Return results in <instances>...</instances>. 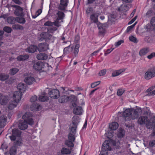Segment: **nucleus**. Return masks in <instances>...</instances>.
<instances>
[{"label":"nucleus","mask_w":155,"mask_h":155,"mask_svg":"<svg viewBox=\"0 0 155 155\" xmlns=\"http://www.w3.org/2000/svg\"><path fill=\"white\" fill-rule=\"evenodd\" d=\"M137 122L140 125L145 124L147 128L152 129L155 127V117H153L149 120L147 116H141L138 118Z\"/></svg>","instance_id":"nucleus-1"},{"label":"nucleus","mask_w":155,"mask_h":155,"mask_svg":"<svg viewBox=\"0 0 155 155\" xmlns=\"http://www.w3.org/2000/svg\"><path fill=\"white\" fill-rule=\"evenodd\" d=\"M21 131L17 129H13L12 134L9 135V134L6 135L7 137H8L12 141H15V143L17 145H20L21 143Z\"/></svg>","instance_id":"nucleus-2"},{"label":"nucleus","mask_w":155,"mask_h":155,"mask_svg":"<svg viewBox=\"0 0 155 155\" xmlns=\"http://www.w3.org/2000/svg\"><path fill=\"white\" fill-rule=\"evenodd\" d=\"M71 98L74 101H76L77 99L76 97L74 96H72ZM72 106L75 107L73 110V112L75 114L80 115L83 112V109L81 107L77 106V104L76 101L72 103Z\"/></svg>","instance_id":"nucleus-3"},{"label":"nucleus","mask_w":155,"mask_h":155,"mask_svg":"<svg viewBox=\"0 0 155 155\" xmlns=\"http://www.w3.org/2000/svg\"><path fill=\"white\" fill-rule=\"evenodd\" d=\"M110 143L109 140H105L102 145V149L99 155H107L108 151L111 150V147L110 146Z\"/></svg>","instance_id":"nucleus-4"},{"label":"nucleus","mask_w":155,"mask_h":155,"mask_svg":"<svg viewBox=\"0 0 155 155\" xmlns=\"http://www.w3.org/2000/svg\"><path fill=\"white\" fill-rule=\"evenodd\" d=\"M64 11L59 10L57 12V15L58 17L55 20L56 24L55 25L58 28L61 26L60 23L63 22V20L65 16V14L64 12Z\"/></svg>","instance_id":"nucleus-5"},{"label":"nucleus","mask_w":155,"mask_h":155,"mask_svg":"<svg viewBox=\"0 0 155 155\" xmlns=\"http://www.w3.org/2000/svg\"><path fill=\"white\" fill-rule=\"evenodd\" d=\"M141 111L142 110L140 108H137L136 109H131L130 117L128 118V120L136 119L141 113Z\"/></svg>","instance_id":"nucleus-6"},{"label":"nucleus","mask_w":155,"mask_h":155,"mask_svg":"<svg viewBox=\"0 0 155 155\" xmlns=\"http://www.w3.org/2000/svg\"><path fill=\"white\" fill-rule=\"evenodd\" d=\"M32 117V114L30 112H27L23 115L22 118L24 120V121H26L28 124L31 125L34 123V121Z\"/></svg>","instance_id":"nucleus-7"},{"label":"nucleus","mask_w":155,"mask_h":155,"mask_svg":"<svg viewBox=\"0 0 155 155\" xmlns=\"http://www.w3.org/2000/svg\"><path fill=\"white\" fill-rule=\"evenodd\" d=\"M155 76V67H153L148 70L145 74V78L149 80Z\"/></svg>","instance_id":"nucleus-8"},{"label":"nucleus","mask_w":155,"mask_h":155,"mask_svg":"<svg viewBox=\"0 0 155 155\" xmlns=\"http://www.w3.org/2000/svg\"><path fill=\"white\" fill-rule=\"evenodd\" d=\"M68 3V0H60V3L58 5V9L63 11H66Z\"/></svg>","instance_id":"nucleus-9"},{"label":"nucleus","mask_w":155,"mask_h":155,"mask_svg":"<svg viewBox=\"0 0 155 155\" xmlns=\"http://www.w3.org/2000/svg\"><path fill=\"white\" fill-rule=\"evenodd\" d=\"M12 7L16 8L15 10L14 13L16 16H23L24 15V13L23 12V9L18 5H13Z\"/></svg>","instance_id":"nucleus-10"},{"label":"nucleus","mask_w":155,"mask_h":155,"mask_svg":"<svg viewBox=\"0 0 155 155\" xmlns=\"http://www.w3.org/2000/svg\"><path fill=\"white\" fill-rule=\"evenodd\" d=\"M50 97L55 99L58 98L60 96L59 91L57 89H53L48 93Z\"/></svg>","instance_id":"nucleus-11"},{"label":"nucleus","mask_w":155,"mask_h":155,"mask_svg":"<svg viewBox=\"0 0 155 155\" xmlns=\"http://www.w3.org/2000/svg\"><path fill=\"white\" fill-rule=\"evenodd\" d=\"M22 94L21 92L15 91L13 96V100L16 101L18 103L21 100Z\"/></svg>","instance_id":"nucleus-12"},{"label":"nucleus","mask_w":155,"mask_h":155,"mask_svg":"<svg viewBox=\"0 0 155 155\" xmlns=\"http://www.w3.org/2000/svg\"><path fill=\"white\" fill-rule=\"evenodd\" d=\"M39 51H44L48 49V45L46 43H41L39 44L38 47Z\"/></svg>","instance_id":"nucleus-13"},{"label":"nucleus","mask_w":155,"mask_h":155,"mask_svg":"<svg viewBox=\"0 0 155 155\" xmlns=\"http://www.w3.org/2000/svg\"><path fill=\"white\" fill-rule=\"evenodd\" d=\"M7 117L6 116L2 115L0 117V128L3 127L6 124Z\"/></svg>","instance_id":"nucleus-14"},{"label":"nucleus","mask_w":155,"mask_h":155,"mask_svg":"<svg viewBox=\"0 0 155 155\" xmlns=\"http://www.w3.org/2000/svg\"><path fill=\"white\" fill-rule=\"evenodd\" d=\"M28 124L26 121H20L18 124V127L21 130H24L27 128Z\"/></svg>","instance_id":"nucleus-15"},{"label":"nucleus","mask_w":155,"mask_h":155,"mask_svg":"<svg viewBox=\"0 0 155 155\" xmlns=\"http://www.w3.org/2000/svg\"><path fill=\"white\" fill-rule=\"evenodd\" d=\"M33 67L35 70L39 71L41 70L43 68L44 65L42 62H38L34 64Z\"/></svg>","instance_id":"nucleus-16"},{"label":"nucleus","mask_w":155,"mask_h":155,"mask_svg":"<svg viewBox=\"0 0 155 155\" xmlns=\"http://www.w3.org/2000/svg\"><path fill=\"white\" fill-rule=\"evenodd\" d=\"M40 36L43 39L47 40L50 39L52 37V35L48 32H43L40 35Z\"/></svg>","instance_id":"nucleus-17"},{"label":"nucleus","mask_w":155,"mask_h":155,"mask_svg":"<svg viewBox=\"0 0 155 155\" xmlns=\"http://www.w3.org/2000/svg\"><path fill=\"white\" fill-rule=\"evenodd\" d=\"M18 103L14 100H11L9 102L8 107L9 109L12 110L17 106Z\"/></svg>","instance_id":"nucleus-18"},{"label":"nucleus","mask_w":155,"mask_h":155,"mask_svg":"<svg viewBox=\"0 0 155 155\" xmlns=\"http://www.w3.org/2000/svg\"><path fill=\"white\" fill-rule=\"evenodd\" d=\"M131 110V109H127L123 113L122 116L126 120H128V118L130 117Z\"/></svg>","instance_id":"nucleus-19"},{"label":"nucleus","mask_w":155,"mask_h":155,"mask_svg":"<svg viewBox=\"0 0 155 155\" xmlns=\"http://www.w3.org/2000/svg\"><path fill=\"white\" fill-rule=\"evenodd\" d=\"M24 81L27 84L30 85L34 83L35 81V80L33 77H28L25 78Z\"/></svg>","instance_id":"nucleus-20"},{"label":"nucleus","mask_w":155,"mask_h":155,"mask_svg":"<svg viewBox=\"0 0 155 155\" xmlns=\"http://www.w3.org/2000/svg\"><path fill=\"white\" fill-rule=\"evenodd\" d=\"M97 25L99 30V33L100 34H103L105 31V25L100 22L97 23Z\"/></svg>","instance_id":"nucleus-21"},{"label":"nucleus","mask_w":155,"mask_h":155,"mask_svg":"<svg viewBox=\"0 0 155 155\" xmlns=\"http://www.w3.org/2000/svg\"><path fill=\"white\" fill-rule=\"evenodd\" d=\"M48 55L45 53H41L37 55V58L39 60H45L48 58Z\"/></svg>","instance_id":"nucleus-22"},{"label":"nucleus","mask_w":155,"mask_h":155,"mask_svg":"<svg viewBox=\"0 0 155 155\" xmlns=\"http://www.w3.org/2000/svg\"><path fill=\"white\" fill-rule=\"evenodd\" d=\"M0 96H1L0 99L1 104L2 105H5L7 103V97L4 95H2L1 93H0Z\"/></svg>","instance_id":"nucleus-23"},{"label":"nucleus","mask_w":155,"mask_h":155,"mask_svg":"<svg viewBox=\"0 0 155 155\" xmlns=\"http://www.w3.org/2000/svg\"><path fill=\"white\" fill-rule=\"evenodd\" d=\"M26 85L22 83H19L17 86V88L18 90V91L21 92V93H24L25 90Z\"/></svg>","instance_id":"nucleus-24"},{"label":"nucleus","mask_w":155,"mask_h":155,"mask_svg":"<svg viewBox=\"0 0 155 155\" xmlns=\"http://www.w3.org/2000/svg\"><path fill=\"white\" fill-rule=\"evenodd\" d=\"M37 49V47L35 45H31L26 50V52L30 53H33L35 52Z\"/></svg>","instance_id":"nucleus-25"},{"label":"nucleus","mask_w":155,"mask_h":155,"mask_svg":"<svg viewBox=\"0 0 155 155\" xmlns=\"http://www.w3.org/2000/svg\"><path fill=\"white\" fill-rule=\"evenodd\" d=\"M77 126L73 124H70L69 127V133L75 134Z\"/></svg>","instance_id":"nucleus-26"},{"label":"nucleus","mask_w":155,"mask_h":155,"mask_svg":"<svg viewBox=\"0 0 155 155\" xmlns=\"http://www.w3.org/2000/svg\"><path fill=\"white\" fill-rule=\"evenodd\" d=\"M79 121V117L77 116H74L72 118V122L71 124H73L74 125L78 126Z\"/></svg>","instance_id":"nucleus-27"},{"label":"nucleus","mask_w":155,"mask_h":155,"mask_svg":"<svg viewBox=\"0 0 155 155\" xmlns=\"http://www.w3.org/2000/svg\"><path fill=\"white\" fill-rule=\"evenodd\" d=\"M61 153L62 155L64 154H70L71 153V150L68 148L63 147L61 150Z\"/></svg>","instance_id":"nucleus-28"},{"label":"nucleus","mask_w":155,"mask_h":155,"mask_svg":"<svg viewBox=\"0 0 155 155\" xmlns=\"http://www.w3.org/2000/svg\"><path fill=\"white\" fill-rule=\"evenodd\" d=\"M125 69H121L113 71L112 74V77H115L120 75L121 73L124 71Z\"/></svg>","instance_id":"nucleus-29"},{"label":"nucleus","mask_w":155,"mask_h":155,"mask_svg":"<svg viewBox=\"0 0 155 155\" xmlns=\"http://www.w3.org/2000/svg\"><path fill=\"white\" fill-rule=\"evenodd\" d=\"M41 105L38 104H32L30 107V109L32 111H38L40 110Z\"/></svg>","instance_id":"nucleus-30"},{"label":"nucleus","mask_w":155,"mask_h":155,"mask_svg":"<svg viewBox=\"0 0 155 155\" xmlns=\"http://www.w3.org/2000/svg\"><path fill=\"white\" fill-rule=\"evenodd\" d=\"M118 124L116 122H113L109 125V128L112 130H116L118 128Z\"/></svg>","instance_id":"nucleus-31"},{"label":"nucleus","mask_w":155,"mask_h":155,"mask_svg":"<svg viewBox=\"0 0 155 155\" xmlns=\"http://www.w3.org/2000/svg\"><path fill=\"white\" fill-rule=\"evenodd\" d=\"M29 57V56L28 54L21 55L18 56L17 58L18 60L21 61L28 59Z\"/></svg>","instance_id":"nucleus-32"},{"label":"nucleus","mask_w":155,"mask_h":155,"mask_svg":"<svg viewBox=\"0 0 155 155\" xmlns=\"http://www.w3.org/2000/svg\"><path fill=\"white\" fill-rule=\"evenodd\" d=\"M69 98V97L67 96H62L59 99V102L61 103L66 102L68 100Z\"/></svg>","instance_id":"nucleus-33"},{"label":"nucleus","mask_w":155,"mask_h":155,"mask_svg":"<svg viewBox=\"0 0 155 155\" xmlns=\"http://www.w3.org/2000/svg\"><path fill=\"white\" fill-rule=\"evenodd\" d=\"M7 21L8 23L14 24L16 21V18H15L13 16L9 17L7 19Z\"/></svg>","instance_id":"nucleus-34"},{"label":"nucleus","mask_w":155,"mask_h":155,"mask_svg":"<svg viewBox=\"0 0 155 155\" xmlns=\"http://www.w3.org/2000/svg\"><path fill=\"white\" fill-rule=\"evenodd\" d=\"M73 142L68 139L65 141L64 144L68 147H73L74 146Z\"/></svg>","instance_id":"nucleus-35"},{"label":"nucleus","mask_w":155,"mask_h":155,"mask_svg":"<svg viewBox=\"0 0 155 155\" xmlns=\"http://www.w3.org/2000/svg\"><path fill=\"white\" fill-rule=\"evenodd\" d=\"M16 21L20 24H25L26 21L25 18L23 17H16Z\"/></svg>","instance_id":"nucleus-36"},{"label":"nucleus","mask_w":155,"mask_h":155,"mask_svg":"<svg viewBox=\"0 0 155 155\" xmlns=\"http://www.w3.org/2000/svg\"><path fill=\"white\" fill-rule=\"evenodd\" d=\"M125 132L124 130L122 128L119 129V130L117 133V136L120 138L122 137L124 135Z\"/></svg>","instance_id":"nucleus-37"},{"label":"nucleus","mask_w":155,"mask_h":155,"mask_svg":"<svg viewBox=\"0 0 155 155\" xmlns=\"http://www.w3.org/2000/svg\"><path fill=\"white\" fill-rule=\"evenodd\" d=\"M9 78V75L7 74L1 73L0 74V80L4 81L7 79Z\"/></svg>","instance_id":"nucleus-38"},{"label":"nucleus","mask_w":155,"mask_h":155,"mask_svg":"<svg viewBox=\"0 0 155 155\" xmlns=\"http://www.w3.org/2000/svg\"><path fill=\"white\" fill-rule=\"evenodd\" d=\"M148 51L149 50L148 49L144 48L140 50L139 52V54L141 56L144 55L147 53Z\"/></svg>","instance_id":"nucleus-39"},{"label":"nucleus","mask_w":155,"mask_h":155,"mask_svg":"<svg viewBox=\"0 0 155 155\" xmlns=\"http://www.w3.org/2000/svg\"><path fill=\"white\" fill-rule=\"evenodd\" d=\"M19 71V69L17 68H12L10 70L9 73L11 75H13L17 73Z\"/></svg>","instance_id":"nucleus-40"},{"label":"nucleus","mask_w":155,"mask_h":155,"mask_svg":"<svg viewBox=\"0 0 155 155\" xmlns=\"http://www.w3.org/2000/svg\"><path fill=\"white\" fill-rule=\"evenodd\" d=\"M80 45L79 44H77L75 46L74 51V54L75 57L78 55L79 51V48H80Z\"/></svg>","instance_id":"nucleus-41"},{"label":"nucleus","mask_w":155,"mask_h":155,"mask_svg":"<svg viewBox=\"0 0 155 155\" xmlns=\"http://www.w3.org/2000/svg\"><path fill=\"white\" fill-rule=\"evenodd\" d=\"M56 24L55 20L54 22H51L50 21H48L45 23L44 25L45 26H51L54 25L56 27Z\"/></svg>","instance_id":"nucleus-42"},{"label":"nucleus","mask_w":155,"mask_h":155,"mask_svg":"<svg viewBox=\"0 0 155 155\" xmlns=\"http://www.w3.org/2000/svg\"><path fill=\"white\" fill-rule=\"evenodd\" d=\"M16 148L15 146L12 147L9 150L10 153L12 155H15L16 152Z\"/></svg>","instance_id":"nucleus-43"},{"label":"nucleus","mask_w":155,"mask_h":155,"mask_svg":"<svg viewBox=\"0 0 155 155\" xmlns=\"http://www.w3.org/2000/svg\"><path fill=\"white\" fill-rule=\"evenodd\" d=\"M38 99L40 101L44 102L48 100V97L47 96L44 95L40 96Z\"/></svg>","instance_id":"nucleus-44"},{"label":"nucleus","mask_w":155,"mask_h":155,"mask_svg":"<svg viewBox=\"0 0 155 155\" xmlns=\"http://www.w3.org/2000/svg\"><path fill=\"white\" fill-rule=\"evenodd\" d=\"M90 18L91 20L94 23L98 22L97 21V17L95 14H93L91 15Z\"/></svg>","instance_id":"nucleus-45"},{"label":"nucleus","mask_w":155,"mask_h":155,"mask_svg":"<svg viewBox=\"0 0 155 155\" xmlns=\"http://www.w3.org/2000/svg\"><path fill=\"white\" fill-rule=\"evenodd\" d=\"M75 134L69 133L68 135V140L74 142L75 140Z\"/></svg>","instance_id":"nucleus-46"},{"label":"nucleus","mask_w":155,"mask_h":155,"mask_svg":"<svg viewBox=\"0 0 155 155\" xmlns=\"http://www.w3.org/2000/svg\"><path fill=\"white\" fill-rule=\"evenodd\" d=\"M12 28L13 29H15L23 30V27L20 25L17 24L14 25L12 26Z\"/></svg>","instance_id":"nucleus-47"},{"label":"nucleus","mask_w":155,"mask_h":155,"mask_svg":"<svg viewBox=\"0 0 155 155\" xmlns=\"http://www.w3.org/2000/svg\"><path fill=\"white\" fill-rule=\"evenodd\" d=\"M129 39L130 41L135 43H137L138 41L137 38L133 36H130L129 37Z\"/></svg>","instance_id":"nucleus-48"},{"label":"nucleus","mask_w":155,"mask_h":155,"mask_svg":"<svg viewBox=\"0 0 155 155\" xmlns=\"http://www.w3.org/2000/svg\"><path fill=\"white\" fill-rule=\"evenodd\" d=\"M107 70L106 69H103L100 71L98 73V75L100 76L104 75L106 73Z\"/></svg>","instance_id":"nucleus-49"},{"label":"nucleus","mask_w":155,"mask_h":155,"mask_svg":"<svg viewBox=\"0 0 155 155\" xmlns=\"http://www.w3.org/2000/svg\"><path fill=\"white\" fill-rule=\"evenodd\" d=\"M3 29L4 31H5L8 33H10L12 31V28L8 26L4 27Z\"/></svg>","instance_id":"nucleus-50"},{"label":"nucleus","mask_w":155,"mask_h":155,"mask_svg":"<svg viewBox=\"0 0 155 155\" xmlns=\"http://www.w3.org/2000/svg\"><path fill=\"white\" fill-rule=\"evenodd\" d=\"M101 82L100 81L95 82L92 83L91 85V87L92 88H94L100 84Z\"/></svg>","instance_id":"nucleus-51"},{"label":"nucleus","mask_w":155,"mask_h":155,"mask_svg":"<svg viewBox=\"0 0 155 155\" xmlns=\"http://www.w3.org/2000/svg\"><path fill=\"white\" fill-rule=\"evenodd\" d=\"M150 23L154 27V28L155 30V17H153L151 20Z\"/></svg>","instance_id":"nucleus-52"},{"label":"nucleus","mask_w":155,"mask_h":155,"mask_svg":"<svg viewBox=\"0 0 155 155\" xmlns=\"http://www.w3.org/2000/svg\"><path fill=\"white\" fill-rule=\"evenodd\" d=\"M37 100V96L34 95L32 96L30 99V101L31 102H35Z\"/></svg>","instance_id":"nucleus-53"},{"label":"nucleus","mask_w":155,"mask_h":155,"mask_svg":"<svg viewBox=\"0 0 155 155\" xmlns=\"http://www.w3.org/2000/svg\"><path fill=\"white\" fill-rule=\"evenodd\" d=\"M144 41L150 43L152 41V40L151 38L148 37H146L144 38Z\"/></svg>","instance_id":"nucleus-54"},{"label":"nucleus","mask_w":155,"mask_h":155,"mask_svg":"<svg viewBox=\"0 0 155 155\" xmlns=\"http://www.w3.org/2000/svg\"><path fill=\"white\" fill-rule=\"evenodd\" d=\"M124 42V41L123 40H120L118 42H116L115 44V45L116 47L120 45L121 44Z\"/></svg>","instance_id":"nucleus-55"},{"label":"nucleus","mask_w":155,"mask_h":155,"mask_svg":"<svg viewBox=\"0 0 155 155\" xmlns=\"http://www.w3.org/2000/svg\"><path fill=\"white\" fill-rule=\"evenodd\" d=\"M114 49L113 48H111L110 49H108L106 52L104 54L105 56H107L108 54H109Z\"/></svg>","instance_id":"nucleus-56"},{"label":"nucleus","mask_w":155,"mask_h":155,"mask_svg":"<svg viewBox=\"0 0 155 155\" xmlns=\"http://www.w3.org/2000/svg\"><path fill=\"white\" fill-rule=\"evenodd\" d=\"M134 27V25H133L130 26H128L127 29L126 31L127 32L130 31Z\"/></svg>","instance_id":"nucleus-57"},{"label":"nucleus","mask_w":155,"mask_h":155,"mask_svg":"<svg viewBox=\"0 0 155 155\" xmlns=\"http://www.w3.org/2000/svg\"><path fill=\"white\" fill-rule=\"evenodd\" d=\"M155 145V140H152L150 141L149 145L150 147H153Z\"/></svg>","instance_id":"nucleus-58"},{"label":"nucleus","mask_w":155,"mask_h":155,"mask_svg":"<svg viewBox=\"0 0 155 155\" xmlns=\"http://www.w3.org/2000/svg\"><path fill=\"white\" fill-rule=\"evenodd\" d=\"M124 93V91L122 89H119L117 91V94L118 96H121Z\"/></svg>","instance_id":"nucleus-59"},{"label":"nucleus","mask_w":155,"mask_h":155,"mask_svg":"<svg viewBox=\"0 0 155 155\" xmlns=\"http://www.w3.org/2000/svg\"><path fill=\"white\" fill-rule=\"evenodd\" d=\"M152 11L151 10L148 11L146 14V16L147 17H149L152 15Z\"/></svg>","instance_id":"nucleus-60"},{"label":"nucleus","mask_w":155,"mask_h":155,"mask_svg":"<svg viewBox=\"0 0 155 155\" xmlns=\"http://www.w3.org/2000/svg\"><path fill=\"white\" fill-rule=\"evenodd\" d=\"M153 57H155V53H152L150 55H148L147 58L149 59H151Z\"/></svg>","instance_id":"nucleus-61"},{"label":"nucleus","mask_w":155,"mask_h":155,"mask_svg":"<svg viewBox=\"0 0 155 155\" xmlns=\"http://www.w3.org/2000/svg\"><path fill=\"white\" fill-rule=\"evenodd\" d=\"M70 45L65 47L64 49V53H67L69 51V49L70 48Z\"/></svg>","instance_id":"nucleus-62"},{"label":"nucleus","mask_w":155,"mask_h":155,"mask_svg":"<svg viewBox=\"0 0 155 155\" xmlns=\"http://www.w3.org/2000/svg\"><path fill=\"white\" fill-rule=\"evenodd\" d=\"M12 1L15 4L18 5H20L22 3L19 0H13Z\"/></svg>","instance_id":"nucleus-63"},{"label":"nucleus","mask_w":155,"mask_h":155,"mask_svg":"<svg viewBox=\"0 0 155 155\" xmlns=\"http://www.w3.org/2000/svg\"><path fill=\"white\" fill-rule=\"evenodd\" d=\"M96 0H87V4H89L93 3Z\"/></svg>","instance_id":"nucleus-64"}]
</instances>
